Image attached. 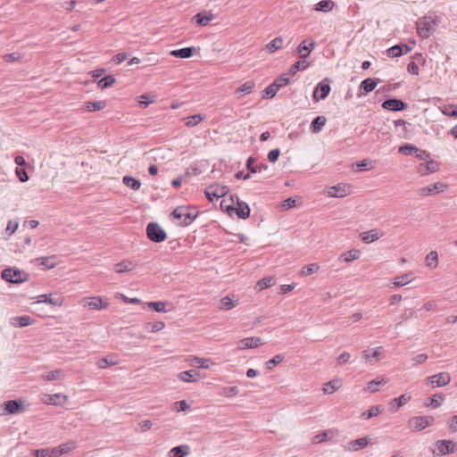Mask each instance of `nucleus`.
I'll use <instances>...</instances> for the list:
<instances>
[{
	"label": "nucleus",
	"instance_id": "1",
	"mask_svg": "<svg viewBox=\"0 0 457 457\" xmlns=\"http://www.w3.org/2000/svg\"><path fill=\"white\" fill-rule=\"evenodd\" d=\"M172 218L180 226H188L198 215V212L193 206H179L172 212Z\"/></svg>",
	"mask_w": 457,
	"mask_h": 457
},
{
	"label": "nucleus",
	"instance_id": "2",
	"mask_svg": "<svg viewBox=\"0 0 457 457\" xmlns=\"http://www.w3.org/2000/svg\"><path fill=\"white\" fill-rule=\"evenodd\" d=\"M228 191L229 189L227 186L215 183L205 188L204 195L210 202H214L226 196Z\"/></svg>",
	"mask_w": 457,
	"mask_h": 457
},
{
	"label": "nucleus",
	"instance_id": "3",
	"mask_svg": "<svg viewBox=\"0 0 457 457\" xmlns=\"http://www.w3.org/2000/svg\"><path fill=\"white\" fill-rule=\"evenodd\" d=\"M436 449L433 454L437 456H445L457 452V443L453 440H437L435 444Z\"/></svg>",
	"mask_w": 457,
	"mask_h": 457
},
{
	"label": "nucleus",
	"instance_id": "4",
	"mask_svg": "<svg viewBox=\"0 0 457 457\" xmlns=\"http://www.w3.org/2000/svg\"><path fill=\"white\" fill-rule=\"evenodd\" d=\"M2 278L9 283L18 284L27 280L28 274L21 270L9 268L2 272Z\"/></svg>",
	"mask_w": 457,
	"mask_h": 457
},
{
	"label": "nucleus",
	"instance_id": "5",
	"mask_svg": "<svg viewBox=\"0 0 457 457\" xmlns=\"http://www.w3.org/2000/svg\"><path fill=\"white\" fill-rule=\"evenodd\" d=\"M147 237L155 243H161L167 237L166 232L157 224L149 223L146 227Z\"/></svg>",
	"mask_w": 457,
	"mask_h": 457
},
{
	"label": "nucleus",
	"instance_id": "6",
	"mask_svg": "<svg viewBox=\"0 0 457 457\" xmlns=\"http://www.w3.org/2000/svg\"><path fill=\"white\" fill-rule=\"evenodd\" d=\"M433 422L432 416H415L409 420L408 426L413 431H420L432 425Z\"/></svg>",
	"mask_w": 457,
	"mask_h": 457
},
{
	"label": "nucleus",
	"instance_id": "7",
	"mask_svg": "<svg viewBox=\"0 0 457 457\" xmlns=\"http://www.w3.org/2000/svg\"><path fill=\"white\" fill-rule=\"evenodd\" d=\"M436 22L431 18H424L417 23V33L423 38H428L432 34Z\"/></svg>",
	"mask_w": 457,
	"mask_h": 457
},
{
	"label": "nucleus",
	"instance_id": "8",
	"mask_svg": "<svg viewBox=\"0 0 457 457\" xmlns=\"http://www.w3.org/2000/svg\"><path fill=\"white\" fill-rule=\"evenodd\" d=\"M144 310H151L156 312L166 313L173 309L172 303L170 302L157 301L142 303Z\"/></svg>",
	"mask_w": 457,
	"mask_h": 457
},
{
	"label": "nucleus",
	"instance_id": "9",
	"mask_svg": "<svg viewBox=\"0 0 457 457\" xmlns=\"http://www.w3.org/2000/svg\"><path fill=\"white\" fill-rule=\"evenodd\" d=\"M362 251L359 248H351L341 253L337 258L341 264H350L361 259Z\"/></svg>",
	"mask_w": 457,
	"mask_h": 457
},
{
	"label": "nucleus",
	"instance_id": "10",
	"mask_svg": "<svg viewBox=\"0 0 457 457\" xmlns=\"http://www.w3.org/2000/svg\"><path fill=\"white\" fill-rule=\"evenodd\" d=\"M3 406L6 413L12 415L20 414L26 411V407L22 399L6 401L4 403Z\"/></svg>",
	"mask_w": 457,
	"mask_h": 457
},
{
	"label": "nucleus",
	"instance_id": "11",
	"mask_svg": "<svg viewBox=\"0 0 457 457\" xmlns=\"http://www.w3.org/2000/svg\"><path fill=\"white\" fill-rule=\"evenodd\" d=\"M329 81L323 79L314 88L312 98L315 102L325 99L330 92Z\"/></svg>",
	"mask_w": 457,
	"mask_h": 457
},
{
	"label": "nucleus",
	"instance_id": "12",
	"mask_svg": "<svg viewBox=\"0 0 457 457\" xmlns=\"http://www.w3.org/2000/svg\"><path fill=\"white\" fill-rule=\"evenodd\" d=\"M352 193V187L348 184H338L328 188V195L330 197H345Z\"/></svg>",
	"mask_w": 457,
	"mask_h": 457
},
{
	"label": "nucleus",
	"instance_id": "13",
	"mask_svg": "<svg viewBox=\"0 0 457 457\" xmlns=\"http://www.w3.org/2000/svg\"><path fill=\"white\" fill-rule=\"evenodd\" d=\"M383 237V232L379 228H372L368 231L361 232L360 238L364 244H371Z\"/></svg>",
	"mask_w": 457,
	"mask_h": 457
},
{
	"label": "nucleus",
	"instance_id": "14",
	"mask_svg": "<svg viewBox=\"0 0 457 457\" xmlns=\"http://www.w3.org/2000/svg\"><path fill=\"white\" fill-rule=\"evenodd\" d=\"M447 188V186L441 182H436L434 184H431L429 186L421 187L420 189V194L422 196H428L432 195H436L438 193L444 192Z\"/></svg>",
	"mask_w": 457,
	"mask_h": 457
},
{
	"label": "nucleus",
	"instance_id": "15",
	"mask_svg": "<svg viewBox=\"0 0 457 457\" xmlns=\"http://www.w3.org/2000/svg\"><path fill=\"white\" fill-rule=\"evenodd\" d=\"M262 338L257 337H245L237 342V349L239 350H246L256 348L261 345Z\"/></svg>",
	"mask_w": 457,
	"mask_h": 457
},
{
	"label": "nucleus",
	"instance_id": "16",
	"mask_svg": "<svg viewBox=\"0 0 457 457\" xmlns=\"http://www.w3.org/2000/svg\"><path fill=\"white\" fill-rule=\"evenodd\" d=\"M255 87L256 84L253 80H247L237 87L234 91V94L237 96V98H242L245 96L252 94Z\"/></svg>",
	"mask_w": 457,
	"mask_h": 457
},
{
	"label": "nucleus",
	"instance_id": "17",
	"mask_svg": "<svg viewBox=\"0 0 457 457\" xmlns=\"http://www.w3.org/2000/svg\"><path fill=\"white\" fill-rule=\"evenodd\" d=\"M370 442V440L365 436L355 440H351L344 447L345 451L356 452L366 447Z\"/></svg>",
	"mask_w": 457,
	"mask_h": 457
},
{
	"label": "nucleus",
	"instance_id": "18",
	"mask_svg": "<svg viewBox=\"0 0 457 457\" xmlns=\"http://www.w3.org/2000/svg\"><path fill=\"white\" fill-rule=\"evenodd\" d=\"M215 19V15L212 12H201L193 17V21L196 25L205 27Z\"/></svg>",
	"mask_w": 457,
	"mask_h": 457
},
{
	"label": "nucleus",
	"instance_id": "19",
	"mask_svg": "<svg viewBox=\"0 0 457 457\" xmlns=\"http://www.w3.org/2000/svg\"><path fill=\"white\" fill-rule=\"evenodd\" d=\"M439 170V164L437 162L430 160L426 162H422L418 167V172L421 176H426L430 173H434Z\"/></svg>",
	"mask_w": 457,
	"mask_h": 457
},
{
	"label": "nucleus",
	"instance_id": "20",
	"mask_svg": "<svg viewBox=\"0 0 457 457\" xmlns=\"http://www.w3.org/2000/svg\"><path fill=\"white\" fill-rule=\"evenodd\" d=\"M239 304V297L236 295L225 296L220 300L219 309L221 311H228Z\"/></svg>",
	"mask_w": 457,
	"mask_h": 457
},
{
	"label": "nucleus",
	"instance_id": "21",
	"mask_svg": "<svg viewBox=\"0 0 457 457\" xmlns=\"http://www.w3.org/2000/svg\"><path fill=\"white\" fill-rule=\"evenodd\" d=\"M136 267H137V264L134 261L125 259V260H122L121 262L114 264L113 270L116 273H124V272L132 271L133 270L136 269Z\"/></svg>",
	"mask_w": 457,
	"mask_h": 457
},
{
	"label": "nucleus",
	"instance_id": "22",
	"mask_svg": "<svg viewBox=\"0 0 457 457\" xmlns=\"http://www.w3.org/2000/svg\"><path fill=\"white\" fill-rule=\"evenodd\" d=\"M428 379L431 384H436V386H445L450 383L451 376L448 372H441L429 377Z\"/></svg>",
	"mask_w": 457,
	"mask_h": 457
},
{
	"label": "nucleus",
	"instance_id": "23",
	"mask_svg": "<svg viewBox=\"0 0 457 457\" xmlns=\"http://www.w3.org/2000/svg\"><path fill=\"white\" fill-rule=\"evenodd\" d=\"M106 107V102L104 100L99 101H86L83 104L82 109L85 112H92L102 111Z\"/></svg>",
	"mask_w": 457,
	"mask_h": 457
},
{
	"label": "nucleus",
	"instance_id": "24",
	"mask_svg": "<svg viewBox=\"0 0 457 457\" xmlns=\"http://www.w3.org/2000/svg\"><path fill=\"white\" fill-rule=\"evenodd\" d=\"M382 107L389 111H403L407 108V104L398 99H389L383 102Z\"/></svg>",
	"mask_w": 457,
	"mask_h": 457
},
{
	"label": "nucleus",
	"instance_id": "25",
	"mask_svg": "<svg viewBox=\"0 0 457 457\" xmlns=\"http://www.w3.org/2000/svg\"><path fill=\"white\" fill-rule=\"evenodd\" d=\"M196 52H197V50L195 46H189V47H185V48H181V49L171 50L170 52V54L174 57L187 59V58H190Z\"/></svg>",
	"mask_w": 457,
	"mask_h": 457
},
{
	"label": "nucleus",
	"instance_id": "26",
	"mask_svg": "<svg viewBox=\"0 0 457 457\" xmlns=\"http://www.w3.org/2000/svg\"><path fill=\"white\" fill-rule=\"evenodd\" d=\"M234 213L241 219H246L250 214V207L246 203L240 202L238 198H237V203L234 209Z\"/></svg>",
	"mask_w": 457,
	"mask_h": 457
},
{
	"label": "nucleus",
	"instance_id": "27",
	"mask_svg": "<svg viewBox=\"0 0 457 457\" xmlns=\"http://www.w3.org/2000/svg\"><path fill=\"white\" fill-rule=\"evenodd\" d=\"M425 266L429 270H435L438 267L439 257L438 253L435 250L430 251L424 260Z\"/></svg>",
	"mask_w": 457,
	"mask_h": 457
},
{
	"label": "nucleus",
	"instance_id": "28",
	"mask_svg": "<svg viewBox=\"0 0 457 457\" xmlns=\"http://www.w3.org/2000/svg\"><path fill=\"white\" fill-rule=\"evenodd\" d=\"M314 47L315 42L311 41L309 44H307V40H303L297 46L296 51L301 58L305 59L306 57L309 56V54L314 49Z\"/></svg>",
	"mask_w": 457,
	"mask_h": 457
},
{
	"label": "nucleus",
	"instance_id": "29",
	"mask_svg": "<svg viewBox=\"0 0 457 457\" xmlns=\"http://www.w3.org/2000/svg\"><path fill=\"white\" fill-rule=\"evenodd\" d=\"M34 320L28 315L16 316L10 320V324L15 328H23L32 325Z\"/></svg>",
	"mask_w": 457,
	"mask_h": 457
},
{
	"label": "nucleus",
	"instance_id": "30",
	"mask_svg": "<svg viewBox=\"0 0 457 457\" xmlns=\"http://www.w3.org/2000/svg\"><path fill=\"white\" fill-rule=\"evenodd\" d=\"M38 298H40L37 303H49V304H52V305H57V306H60L62 305V302H63V299L61 295H53V294H50V295H39Z\"/></svg>",
	"mask_w": 457,
	"mask_h": 457
},
{
	"label": "nucleus",
	"instance_id": "31",
	"mask_svg": "<svg viewBox=\"0 0 457 457\" xmlns=\"http://www.w3.org/2000/svg\"><path fill=\"white\" fill-rule=\"evenodd\" d=\"M237 196L230 195L228 198H224L220 202V209L228 212L230 216L234 214V209L237 203Z\"/></svg>",
	"mask_w": 457,
	"mask_h": 457
},
{
	"label": "nucleus",
	"instance_id": "32",
	"mask_svg": "<svg viewBox=\"0 0 457 457\" xmlns=\"http://www.w3.org/2000/svg\"><path fill=\"white\" fill-rule=\"evenodd\" d=\"M336 6V4L332 0H321L317 3L313 10L319 12H330Z\"/></svg>",
	"mask_w": 457,
	"mask_h": 457
},
{
	"label": "nucleus",
	"instance_id": "33",
	"mask_svg": "<svg viewBox=\"0 0 457 457\" xmlns=\"http://www.w3.org/2000/svg\"><path fill=\"white\" fill-rule=\"evenodd\" d=\"M84 306L93 310H101L106 308L107 303H104L99 297H92L85 300Z\"/></svg>",
	"mask_w": 457,
	"mask_h": 457
},
{
	"label": "nucleus",
	"instance_id": "34",
	"mask_svg": "<svg viewBox=\"0 0 457 457\" xmlns=\"http://www.w3.org/2000/svg\"><path fill=\"white\" fill-rule=\"evenodd\" d=\"M35 263L42 269H52L56 265V260L54 256L39 257L35 260Z\"/></svg>",
	"mask_w": 457,
	"mask_h": 457
},
{
	"label": "nucleus",
	"instance_id": "35",
	"mask_svg": "<svg viewBox=\"0 0 457 457\" xmlns=\"http://www.w3.org/2000/svg\"><path fill=\"white\" fill-rule=\"evenodd\" d=\"M411 400V395L403 394L399 397L393 399L390 403V409L394 411H397L400 407L406 404Z\"/></svg>",
	"mask_w": 457,
	"mask_h": 457
},
{
	"label": "nucleus",
	"instance_id": "36",
	"mask_svg": "<svg viewBox=\"0 0 457 457\" xmlns=\"http://www.w3.org/2000/svg\"><path fill=\"white\" fill-rule=\"evenodd\" d=\"M283 44H284L283 38L281 37H277L265 46V49L270 54H272V53L281 49L283 47Z\"/></svg>",
	"mask_w": 457,
	"mask_h": 457
},
{
	"label": "nucleus",
	"instance_id": "37",
	"mask_svg": "<svg viewBox=\"0 0 457 457\" xmlns=\"http://www.w3.org/2000/svg\"><path fill=\"white\" fill-rule=\"evenodd\" d=\"M382 351V346L377 347L372 353H370L369 351L365 350L362 352V357L366 362H371L373 359H375V361H378L380 359Z\"/></svg>",
	"mask_w": 457,
	"mask_h": 457
},
{
	"label": "nucleus",
	"instance_id": "38",
	"mask_svg": "<svg viewBox=\"0 0 457 457\" xmlns=\"http://www.w3.org/2000/svg\"><path fill=\"white\" fill-rule=\"evenodd\" d=\"M196 375H199L196 370H189L180 372L178 377L183 382H195L196 379L194 377Z\"/></svg>",
	"mask_w": 457,
	"mask_h": 457
},
{
	"label": "nucleus",
	"instance_id": "39",
	"mask_svg": "<svg viewBox=\"0 0 457 457\" xmlns=\"http://www.w3.org/2000/svg\"><path fill=\"white\" fill-rule=\"evenodd\" d=\"M139 105L143 108L155 102V96L152 94H143L137 97Z\"/></svg>",
	"mask_w": 457,
	"mask_h": 457
},
{
	"label": "nucleus",
	"instance_id": "40",
	"mask_svg": "<svg viewBox=\"0 0 457 457\" xmlns=\"http://www.w3.org/2000/svg\"><path fill=\"white\" fill-rule=\"evenodd\" d=\"M386 383V380L385 378L378 377L368 383L366 389L371 393H375L379 390L378 386H384Z\"/></svg>",
	"mask_w": 457,
	"mask_h": 457
},
{
	"label": "nucleus",
	"instance_id": "41",
	"mask_svg": "<svg viewBox=\"0 0 457 457\" xmlns=\"http://www.w3.org/2000/svg\"><path fill=\"white\" fill-rule=\"evenodd\" d=\"M382 411L383 408L380 405L372 406L371 408L361 413V418L364 420H370L373 417L378 416L379 413L382 412Z\"/></svg>",
	"mask_w": 457,
	"mask_h": 457
},
{
	"label": "nucleus",
	"instance_id": "42",
	"mask_svg": "<svg viewBox=\"0 0 457 457\" xmlns=\"http://www.w3.org/2000/svg\"><path fill=\"white\" fill-rule=\"evenodd\" d=\"M115 83L116 79L112 75H107L97 82V87L100 89H105L113 86Z\"/></svg>",
	"mask_w": 457,
	"mask_h": 457
},
{
	"label": "nucleus",
	"instance_id": "43",
	"mask_svg": "<svg viewBox=\"0 0 457 457\" xmlns=\"http://www.w3.org/2000/svg\"><path fill=\"white\" fill-rule=\"evenodd\" d=\"M122 182L125 186L133 190H138L141 187V182L138 179L130 176L123 177Z\"/></svg>",
	"mask_w": 457,
	"mask_h": 457
},
{
	"label": "nucleus",
	"instance_id": "44",
	"mask_svg": "<svg viewBox=\"0 0 457 457\" xmlns=\"http://www.w3.org/2000/svg\"><path fill=\"white\" fill-rule=\"evenodd\" d=\"M239 394V389L237 386H223L221 388V391L220 392V395L227 397V398H232L237 396Z\"/></svg>",
	"mask_w": 457,
	"mask_h": 457
},
{
	"label": "nucleus",
	"instance_id": "45",
	"mask_svg": "<svg viewBox=\"0 0 457 457\" xmlns=\"http://www.w3.org/2000/svg\"><path fill=\"white\" fill-rule=\"evenodd\" d=\"M204 117L202 114H195L184 119L187 127H195L204 120Z\"/></svg>",
	"mask_w": 457,
	"mask_h": 457
},
{
	"label": "nucleus",
	"instance_id": "46",
	"mask_svg": "<svg viewBox=\"0 0 457 457\" xmlns=\"http://www.w3.org/2000/svg\"><path fill=\"white\" fill-rule=\"evenodd\" d=\"M320 270V265L316 262L303 266L300 270V275L306 277L317 272Z\"/></svg>",
	"mask_w": 457,
	"mask_h": 457
},
{
	"label": "nucleus",
	"instance_id": "47",
	"mask_svg": "<svg viewBox=\"0 0 457 457\" xmlns=\"http://www.w3.org/2000/svg\"><path fill=\"white\" fill-rule=\"evenodd\" d=\"M341 386V383L339 380H330L324 384L323 391L325 394H333L335 391L339 389Z\"/></svg>",
	"mask_w": 457,
	"mask_h": 457
},
{
	"label": "nucleus",
	"instance_id": "48",
	"mask_svg": "<svg viewBox=\"0 0 457 457\" xmlns=\"http://www.w3.org/2000/svg\"><path fill=\"white\" fill-rule=\"evenodd\" d=\"M188 453V446L187 445H179L173 447L170 451V457H184Z\"/></svg>",
	"mask_w": 457,
	"mask_h": 457
},
{
	"label": "nucleus",
	"instance_id": "49",
	"mask_svg": "<svg viewBox=\"0 0 457 457\" xmlns=\"http://www.w3.org/2000/svg\"><path fill=\"white\" fill-rule=\"evenodd\" d=\"M325 124H326V118H324L322 116H318L312 120V122L311 124V129H312V132L317 133L321 130V129L325 126Z\"/></svg>",
	"mask_w": 457,
	"mask_h": 457
},
{
	"label": "nucleus",
	"instance_id": "50",
	"mask_svg": "<svg viewBox=\"0 0 457 457\" xmlns=\"http://www.w3.org/2000/svg\"><path fill=\"white\" fill-rule=\"evenodd\" d=\"M210 363H212V361L210 359L205 358L193 357L191 360V365L197 366L202 369H209Z\"/></svg>",
	"mask_w": 457,
	"mask_h": 457
},
{
	"label": "nucleus",
	"instance_id": "51",
	"mask_svg": "<svg viewBox=\"0 0 457 457\" xmlns=\"http://www.w3.org/2000/svg\"><path fill=\"white\" fill-rule=\"evenodd\" d=\"M309 66V62L304 61V60H302V61H297L296 62H295L289 69V73L291 75H295L296 72L298 71H303L305 70L306 68H308Z\"/></svg>",
	"mask_w": 457,
	"mask_h": 457
},
{
	"label": "nucleus",
	"instance_id": "52",
	"mask_svg": "<svg viewBox=\"0 0 457 457\" xmlns=\"http://www.w3.org/2000/svg\"><path fill=\"white\" fill-rule=\"evenodd\" d=\"M378 85V81L372 79H366L361 84V88L364 90L365 93H370L375 89Z\"/></svg>",
	"mask_w": 457,
	"mask_h": 457
},
{
	"label": "nucleus",
	"instance_id": "53",
	"mask_svg": "<svg viewBox=\"0 0 457 457\" xmlns=\"http://www.w3.org/2000/svg\"><path fill=\"white\" fill-rule=\"evenodd\" d=\"M63 377V372L62 370H54L45 375H43V378L47 381L58 380Z\"/></svg>",
	"mask_w": 457,
	"mask_h": 457
},
{
	"label": "nucleus",
	"instance_id": "54",
	"mask_svg": "<svg viewBox=\"0 0 457 457\" xmlns=\"http://www.w3.org/2000/svg\"><path fill=\"white\" fill-rule=\"evenodd\" d=\"M59 447V452L61 453V454H65V453H68L70 452H71L72 450H74L76 447H77V445L74 441H68L66 443H63L60 445H58Z\"/></svg>",
	"mask_w": 457,
	"mask_h": 457
},
{
	"label": "nucleus",
	"instance_id": "55",
	"mask_svg": "<svg viewBox=\"0 0 457 457\" xmlns=\"http://www.w3.org/2000/svg\"><path fill=\"white\" fill-rule=\"evenodd\" d=\"M413 279V275L409 273V274H404L401 277H399L394 283L395 286H406L408 285L409 283H411Z\"/></svg>",
	"mask_w": 457,
	"mask_h": 457
},
{
	"label": "nucleus",
	"instance_id": "56",
	"mask_svg": "<svg viewBox=\"0 0 457 457\" xmlns=\"http://www.w3.org/2000/svg\"><path fill=\"white\" fill-rule=\"evenodd\" d=\"M146 328H149L150 332L155 333L162 330L165 328V323L163 321L148 322Z\"/></svg>",
	"mask_w": 457,
	"mask_h": 457
},
{
	"label": "nucleus",
	"instance_id": "57",
	"mask_svg": "<svg viewBox=\"0 0 457 457\" xmlns=\"http://www.w3.org/2000/svg\"><path fill=\"white\" fill-rule=\"evenodd\" d=\"M45 397H46V399H45V403H47V404H54V405H57L58 404L57 400L62 398V397L64 400L67 399V397L65 395H62L61 394L46 395Z\"/></svg>",
	"mask_w": 457,
	"mask_h": 457
},
{
	"label": "nucleus",
	"instance_id": "58",
	"mask_svg": "<svg viewBox=\"0 0 457 457\" xmlns=\"http://www.w3.org/2000/svg\"><path fill=\"white\" fill-rule=\"evenodd\" d=\"M290 82V79L286 75V74H283L279 77H278L275 80H274V84L277 86L278 89L279 90L280 88L286 87L287 85H288Z\"/></svg>",
	"mask_w": 457,
	"mask_h": 457
},
{
	"label": "nucleus",
	"instance_id": "59",
	"mask_svg": "<svg viewBox=\"0 0 457 457\" xmlns=\"http://www.w3.org/2000/svg\"><path fill=\"white\" fill-rule=\"evenodd\" d=\"M387 56L389 57H399L403 54V48L401 46H394L387 49L386 51Z\"/></svg>",
	"mask_w": 457,
	"mask_h": 457
},
{
	"label": "nucleus",
	"instance_id": "60",
	"mask_svg": "<svg viewBox=\"0 0 457 457\" xmlns=\"http://www.w3.org/2000/svg\"><path fill=\"white\" fill-rule=\"evenodd\" d=\"M284 360V357L281 355V354H277L275 355L273 358H271L270 360H269L267 362H266V368L268 370H271L273 369L276 365L279 364L280 362H282Z\"/></svg>",
	"mask_w": 457,
	"mask_h": 457
},
{
	"label": "nucleus",
	"instance_id": "61",
	"mask_svg": "<svg viewBox=\"0 0 457 457\" xmlns=\"http://www.w3.org/2000/svg\"><path fill=\"white\" fill-rule=\"evenodd\" d=\"M278 92V89L277 86L274 83H272L263 90V94H264L263 97L272 98L277 95Z\"/></svg>",
	"mask_w": 457,
	"mask_h": 457
},
{
	"label": "nucleus",
	"instance_id": "62",
	"mask_svg": "<svg viewBox=\"0 0 457 457\" xmlns=\"http://www.w3.org/2000/svg\"><path fill=\"white\" fill-rule=\"evenodd\" d=\"M3 59L5 62H15L21 59V54L18 52L4 54Z\"/></svg>",
	"mask_w": 457,
	"mask_h": 457
},
{
	"label": "nucleus",
	"instance_id": "63",
	"mask_svg": "<svg viewBox=\"0 0 457 457\" xmlns=\"http://www.w3.org/2000/svg\"><path fill=\"white\" fill-rule=\"evenodd\" d=\"M419 149L411 145H404L399 147V153L403 154H412L418 153Z\"/></svg>",
	"mask_w": 457,
	"mask_h": 457
},
{
	"label": "nucleus",
	"instance_id": "64",
	"mask_svg": "<svg viewBox=\"0 0 457 457\" xmlns=\"http://www.w3.org/2000/svg\"><path fill=\"white\" fill-rule=\"evenodd\" d=\"M96 364L99 369H106L107 367L115 365L116 361L109 360L108 358H101Z\"/></svg>",
	"mask_w": 457,
	"mask_h": 457
}]
</instances>
